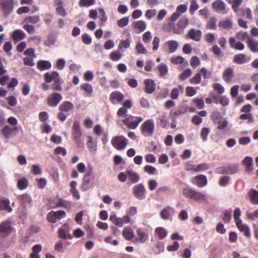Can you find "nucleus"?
I'll return each mask as SVG.
<instances>
[{"label":"nucleus","instance_id":"obj_19","mask_svg":"<svg viewBox=\"0 0 258 258\" xmlns=\"http://www.w3.org/2000/svg\"><path fill=\"white\" fill-rule=\"evenodd\" d=\"M174 213V209L170 207L167 206L165 207L160 212V217L164 220H168Z\"/></svg>","mask_w":258,"mask_h":258},{"label":"nucleus","instance_id":"obj_59","mask_svg":"<svg viewBox=\"0 0 258 258\" xmlns=\"http://www.w3.org/2000/svg\"><path fill=\"white\" fill-rule=\"evenodd\" d=\"M130 46V41L128 39L125 40H121L119 42V46L118 47V50L123 51V48L124 49L128 48Z\"/></svg>","mask_w":258,"mask_h":258},{"label":"nucleus","instance_id":"obj_42","mask_svg":"<svg viewBox=\"0 0 258 258\" xmlns=\"http://www.w3.org/2000/svg\"><path fill=\"white\" fill-rule=\"evenodd\" d=\"M29 185V181L28 179L24 177L19 179L17 182V187L20 190H24L26 189Z\"/></svg>","mask_w":258,"mask_h":258},{"label":"nucleus","instance_id":"obj_62","mask_svg":"<svg viewBox=\"0 0 258 258\" xmlns=\"http://www.w3.org/2000/svg\"><path fill=\"white\" fill-rule=\"evenodd\" d=\"M232 210H225L224 212V216L222 218V220L225 223H229L231 219Z\"/></svg>","mask_w":258,"mask_h":258},{"label":"nucleus","instance_id":"obj_11","mask_svg":"<svg viewBox=\"0 0 258 258\" xmlns=\"http://www.w3.org/2000/svg\"><path fill=\"white\" fill-rule=\"evenodd\" d=\"M66 215L64 211L59 210L56 212L51 211L47 216V220L52 223H54L57 219H60Z\"/></svg>","mask_w":258,"mask_h":258},{"label":"nucleus","instance_id":"obj_6","mask_svg":"<svg viewBox=\"0 0 258 258\" xmlns=\"http://www.w3.org/2000/svg\"><path fill=\"white\" fill-rule=\"evenodd\" d=\"M155 124L153 119H149L141 125L140 129L142 134L146 137L151 136L154 132Z\"/></svg>","mask_w":258,"mask_h":258},{"label":"nucleus","instance_id":"obj_35","mask_svg":"<svg viewBox=\"0 0 258 258\" xmlns=\"http://www.w3.org/2000/svg\"><path fill=\"white\" fill-rule=\"evenodd\" d=\"M157 70L159 73V76L161 78H165L168 72L167 66L163 63H161L157 66Z\"/></svg>","mask_w":258,"mask_h":258},{"label":"nucleus","instance_id":"obj_3","mask_svg":"<svg viewBox=\"0 0 258 258\" xmlns=\"http://www.w3.org/2000/svg\"><path fill=\"white\" fill-rule=\"evenodd\" d=\"M182 194L185 198L193 199L195 201L206 200V195L191 188H184L182 191Z\"/></svg>","mask_w":258,"mask_h":258},{"label":"nucleus","instance_id":"obj_43","mask_svg":"<svg viewBox=\"0 0 258 258\" xmlns=\"http://www.w3.org/2000/svg\"><path fill=\"white\" fill-rule=\"evenodd\" d=\"M227 3L231 5V8L234 12L237 11L238 7H240L243 0H226Z\"/></svg>","mask_w":258,"mask_h":258},{"label":"nucleus","instance_id":"obj_25","mask_svg":"<svg viewBox=\"0 0 258 258\" xmlns=\"http://www.w3.org/2000/svg\"><path fill=\"white\" fill-rule=\"evenodd\" d=\"M247 45L251 52H258V41L256 40L248 38V40L247 41Z\"/></svg>","mask_w":258,"mask_h":258},{"label":"nucleus","instance_id":"obj_36","mask_svg":"<svg viewBox=\"0 0 258 258\" xmlns=\"http://www.w3.org/2000/svg\"><path fill=\"white\" fill-rule=\"evenodd\" d=\"M37 68L40 71L48 70L51 67V63L46 60H39L37 63Z\"/></svg>","mask_w":258,"mask_h":258},{"label":"nucleus","instance_id":"obj_52","mask_svg":"<svg viewBox=\"0 0 258 258\" xmlns=\"http://www.w3.org/2000/svg\"><path fill=\"white\" fill-rule=\"evenodd\" d=\"M158 119L160 121V125L162 127L165 128L168 127V121L166 118V113H163Z\"/></svg>","mask_w":258,"mask_h":258},{"label":"nucleus","instance_id":"obj_1","mask_svg":"<svg viewBox=\"0 0 258 258\" xmlns=\"http://www.w3.org/2000/svg\"><path fill=\"white\" fill-rule=\"evenodd\" d=\"M72 136L73 141L79 147L82 144V132L80 123L78 120H75L73 123Z\"/></svg>","mask_w":258,"mask_h":258},{"label":"nucleus","instance_id":"obj_51","mask_svg":"<svg viewBox=\"0 0 258 258\" xmlns=\"http://www.w3.org/2000/svg\"><path fill=\"white\" fill-rule=\"evenodd\" d=\"M136 50L139 54L141 53L145 54L148 53L147 50L140 41H138L136 45Z\"/></svg>","mask_w":258,"mask_h":258},{"label":"nucleus","instance_id":"obj_47","mask_svg":"<svg viewBox=\"0 0 258 258\" xmlns=\"http://www.w3.org/2000/svg\"><path fill=\"white\" fill-rule=\"evenodd\" d=\"M40 21V18L39 16L34 15V16H28L25 18L24 20V22L27 23H32V24H36L39 22Z\"/></svg>","mask_w":258,"mask_h":258},{"label":"nucleus","instance_id":"obj_49","mask_svg":"<svg viewBox=\"0 0 258 258\" xmlns=\"http://www.w3.org/2000/svg\"><path fill=\"white\" fill-rule=\"evenodd\" d=\"M155 232L160 239H163L167 234L166 230L162 227L157 228L155 229Z\"/></svg>","mask_w":258,"mask_h":258},{"label":"nucleus","instance_id":"obj_21","mask_svg":"<svg viewBox=\"0 0 258 258\" xmlns=\"http://www.w3.org/2000/svg\"><path fill=\"white\" fill-rule=\"evenodd\" d=\"M234 77V74L233 70L230 68L225 69L223 73V79L227 83H230Z\"/></svg>","mask_w":258,"mask_h":258},{"label":"nucleus","instance_id":"obj_23","mask_svg":"<svg viewBox=\"0 0 258 258\" xmlns=\"http://www.w3.org/2000/svg\"><path fill=\"white\" fill-rule=\"evenodd\" d=\"M218 26L226 30H230L232 29L233 26L232 19L231 18H227L224 20L219 21Z\"/></svg>","mask_w":258,"mask_h":258},{"label":"nucleus","instance_id":"obj_8","mask_svg":"<svg viewBox=\"0 0 258 258\" xmlns=\"http://www.w3.org/2000/svg\"><path fill=\"white\" fill-rule=\"evenodd\" d=\"M134 196L140 200H142L146 197V189L142 183H139L134 186L132 189Z\"/></svg>","mask_w":258,"mask_h":258},{"label":"nucleus","instance_id":"obj_9","mask_svg":"<svg viewBox=\"0 0 258 258\" xmlns=\"http://www.w3.org/2000/svg\"><path fill=\"white\" fill-rule=\"evenodd\" d=\"M212 8L218 13L226 14L229 11V8L222 0H216L212 4Z\"/></svg>","mask_w":258,"mask_h":258},{"label":"nucleus","instance_id":"obj_40","mask_svg":"<svg viewBox=\"0 0 258 258\" xmlns=\"http://www.w3.org/2000/svg\"><path fill=\"white\" fill-rule=\"evenodd\" d=\"M246 55L244 54H238L234 56L233 61L237 64H243L247 62Z\"/></svg>","mask_w":258,"mask_h":258},{"label":"nucleus","instance_id":"obj_45","mask_svg":"<svg viewBox=\"0 0 258 258\" xmlns=\"http://www.w3.org/2000/svg\"><path fill=\"white\" fill-rule=\"evenodd\" d=\"M120 51V50H118L111 52L109 55L110 59L113 61H117L120 60L123 55Z\"/></svg>","mask_w":258,"mask_h":258},{"label":"nucleus","instance_id":"obj_64","mask_svg":"<svg viewBox=\"0 0 258 258\" xmlns=\"http://www.w3.org/2000/svg\"><path fill=\"white\" fill-rule=\"evenodd\" d=\"M210 132V130L208 127H203L202 128L200 136L204 142L207 141V137Z\"/></svg>","mask_w":258,"mask_h":258},{"label":"nucleus","instance_id":"obj_31","mask_svg":"<svg viewBox=\"0 0 258 258\" xmlns=\"http://www.w3.org/2000/svg\"><path fill=\"white\" fill-rule=\"evenodd\" d=\"M42 247L40 244H35L32 247V252L30 254V258H40L39 253L41 251Z\"/></svg>","mask_w":258,"mask_h":258},{"label":"nucleus","instance_id":"obj_32","mask_svg":"<svg viewBox=\"0 0 258 258\" xmlns=\"http://www.w3.org/2000/svg\"><path fill=\"white\" fill-rule=\"evenodd\" d=\"M18 199L21 204L25 206L30 204L32 201L30 196L26 194L18 196Z\"/></svg>","mask_w":258,"mask_h":258},{"label":"nucleus","instance_id":"obj_4","mask_svg":"<svg viewBox=\"0 0 258 258\" xmlns=\"http://www.w3.org/2000/svg\"><path fill=\"white\" fill-rule=\"evenodd\" d=\"M143 120V117L141 116H134L133 115H127L123 120L122 122L128 128L135 130L139 123Z\"/></svg>","mask_w":258,"mask_h":258},{"label":"nucleus","instance_id":"obj_53","mask_svg":"<svg viewBox=\"0 0 258 258\" xmlns=\"http://www.w3.org/2000/svg\"><path fill=\"white\" fill-rule=\"evenodd\" d=\"M212 50L213 53L218 58H221L224 56L223 53L221 51L220 48L216 45H214L212 47Z\"/></svg>","mask_w":258,"mask_h":258},{"label":"nucleus","instance_id":"obj_33","mask_svg":"<svg viewBox=\"0 0 258 258\" xmlns=\"http://www.w3.org/2000/svg\"><path fill=\"white\" fill-rule=\"evenodd\" d=\"M77 183L76 181H72L70 183L71 188L70 191L71 192L74 197L76 199L79 200L80 199V195L78 190H77L76 186Z\"/></svg>","mask_w":258,"mask_h":258},{"label":"nucleus","instance_id":"obj_48","mask_svg":"<svg viewBox=\"0 0 258 258\" xmlns=\"http://www.w3.org/2000/svg\"><path fill=\"white\" fill-rule=\"evenodd\" d=\"M239 118L241 120H247V123L250 124L254 122V118L250 113H243L240 115Z\"/></svg>","mask_w":258,"mask_h":258},{"label":"nucleus","instance_id":"obj_27","mask_svg":"<svg viewBox=\"0 0 258 258\" xmlns=\"http://www.w3.org/2000/svg\"><path fill=\"white\" fill-rule=\"evenodd\" d=\"M249 200L253 205H258V191L251 189L248 192Z\"/></svg>","mask_w":258,"mask_h":258},{"label":"nucleus","instance_id":"obj_22","mask_svg":"<svg viewBox=\"0 0 258 258\" xmlns=\"http://www.w3.org/2000/svg\"><path fill=\"white\" fill-rule=\"evenodd\" d=\"M59 78V74L55 71L49 73H46L44 75L45 81L47 83H51L52 81L54 82Z\"/></svg>","mask_w":258,"mask_h":258},{"label":"nucleus","instance_id":"obj_61","mask_svg":"<svg viewBox=\"0 0 258 258\" xmlns=\"http://www.w3.org/2000/svg\"><path fill=\"white\" fill-rule=\"evenodd\" d=\"M164 249V244L163 242H157L156 246L153 249L154 253L156 254L160 253L161 252L163 251Z\"/></svg>","mask_w":258,"mask_h":258},{"label":"nucleus","instance_id":"obj_28","mask_svg":"<svg viewBox=\"0 0 258 258\" xmlns=\"http://www.w3.org/2000/svg\"><path fill=\"white\" fill-rule=\"evenodd\" d=\"M127 177L132 183H137L140 179V175L137 172L131 170H127Z\"/></svg>","mask_w":258,"mask_h":258},{"label":"nucleus","instance_id":"obj_58","mask_svg":"<svg viewBox=\"0 0 258 258\" xmlns=\"http://www.w3.org/2000/svg\"><path fill=\"white\" fill-rule=\"evenodd\" d=\"M201 74L200 73H197L195 74V75L191 78L189 81L192 84H199L201 82Z\"/></svg>","mask_w":258,"mask_h":258},{"label":"nucleus","instance_id":"obj_2","mask_svg":"<svg viewBox=\"0 0 258 258\" xmlns=\"http://www.w3.org/2000/svg\"><path fill=\"white\" fill-rule=\"evenodd\" d=\"M189 23L188 19L186 17H182L180 18L177 23V27H176L174 24H169L170 26L171 30L170 31L176 34H181L183 33V30L186 27Z\"/></svg>","mask_w":258,"mask_h":258},{"label":"nucleus","instance_id":"obj_15","mask_svg":"<svg viewBox=\"0 0 258 258\" xmlns=\"http://www.w3.org/2000/svg\"><path fill=\"white\" fill-rule=\"evenodd\" d=\"M192 183L199 187H203L207 184V178L204 175L200 174L195 176L192 179Z\"/></svg>","mask_w":258,"mask_h":258},{"label":"nucleus","instance_id":"obj_5","mask_svg":"<svg viewBox=\"0 0 258 258\" xmlns=\"http://www.w3.org/2000/svg\"><path fill=\"white\" fill-rule=\"evenodd\" d=\"M111 143L115 149L117 150H122L127 146L128 140L123 136L120 135L113 137Z\"/></svg>","mask_w":258,"mask_h":258},{"label":"nucleus","instance_id":"obj_55","mask_svg":"<svg viewBox=\"0 0 258 258\" xmlns=\"http://www.w3.org/2000/svg\"><path fill=\"white\" fill-rule=\"evenodd\" d=\"M61 79L59 78L51 85V89L53 91H60L62 90Z\"/></svg>","mask_w":258,"mask_h":258},{"label":"nucleus","instance_id":"obj_14","mask_svg":"<svg viewBox=\"0 0 258 258\" xmlns=\"http://www.w3.org/2000/svg\"><path fill=\"white\" fill-rule=\"evenodd\" d=\"M221 174H232L237 173L238 171V166L236 164L229 165L227 166L221 167L218 168Z\"/></svg>","mask_w":258,"mask_h":258},{"label":"nucleus","instance_id":"obj_13","mask_svg":"<svg viewBox=\"0 0 258 258\" xmlns=\"http://www.w3.org/2000/svg\"><path fill=\"white\" fill-rule=\"evenodd\" d=\"M12 232V227L11 223L8 221H5L0 225V238H4L8 236Z\"/></svg>","mask_w":258,"mask_h":258},{"label":"nucleus","instance_id":"obj_46","mask_svg":"<svg viewBox=\"0 0 258 258\" xmlns=\"http://www.w3.org/2000/svg\"><path fill=\"white\" fill-rule=\"evenodd\" d=\"M122 235L127 240H131L134 237L133 230L131 228H124L122 231Z\"/></svg>","mask_w":258,"mask_h":258},{"label":"nucleus","instance_id":"obj_50","mask_svg":"<svg viewBox=\"0 0 258 258\" xmlns=\"http://www.w3.org/2000/svg\"><path fill=\"white\" fill-rule=\"evenodd\" d=\"M58 236L59 238L67 239H72L71 235L62 228H60L58 230Z\"/></svg>","mask_w":258,"mask_h":258},{"label":"nucleus","instance_id":"obj_10","mask_svg":"<svg viewBox=\"0 0 258 258\" xmlns=\"http://www.w3.org/2000/svg\"><path fill=\"white\" fill-rule=\"evenodd\" d=\"M62 99V96L59 93H52L48 96L46 99L47 103L50 107H55L58 105Z\"/></svg>","mask_w":258,"mask_h":258},{"label":"nucleus","instance_id":"obj_34","mask_svg":"<svg viewBox=\"0 0 258 258\" xmlns=\"http://www.w3.org/2000/svg\"><path fill=\"white\" fill-rule=\"evenodd\" d=\"M25 33L20 29H17L13 32V39L16 41H19L25 38Z\"/></svg>","mask_w":258,"mask_h":258},{"label":"nucleus","instance_id":"obj_63","mask_svg":"<svg viewBox=\"0 0 258 258\" xmlns=\"http://www.w3.org/2000/svg\"><path fill=\"white\" fill-rule=\"evenodd\" d=\"M184 58L181 56H173L170 58V62L174 64H179L183 63Z\"/></svg>","mask_w":258,"mask_h":258},{"label":"nucleus","instance_id":"obj_16","mask_svg":"<svg viewBox=\"0 0 258 258\" xmlns=\"http://www.w3.org/2000/svg\"><path fill=\"white\" fill-rule=\"evenodd\" d=\"M202 35V33L201 30L191 29L186 34V37L196 41H199L201 39Z\"/></svg>","mask_w":258,"mask_h":258},{"label":"nucleus","instance_id":"obj_60","mask_svg":"<svg viewBox=\"0 0 258 258\" xmlns=\"http://www.w3.org/2000/svg\"><path fill=\"white\" fill-rule=\"evenodd\" d=\"M95 4V0H80L79 6L81 7H88Z\"/></svg>","mask_w":258,"mask_h":258},{"label":"nucleus","instance_id":"obj_54","mask_svg":"<svg viewBox=\"0 0 258 258\" xmlns=\"http://www.w3.org/2000/svg\"><path fill=\"white\" fill-rule=\"evenodd\" d=\"M217 20L214 17H211L209 19V21L207 23V28L211 30L216 29V24Z\"/></svg>","mask_w":258,"mask_h":258},{"label":"nucleus","instance_id":"obj_38","mask_svg":"<svg viewBox=\"0 0 258 258\" xmlns=\"http://www.w3.org/2000/svg\"><path fill=\"white\" fill-rule=\"evenodd\" d=\"M137 237L136 241L140 243H144L147 240L148 236L147 234L143 231L141 229H138L137 231Z\"/></svg>","mask_w":258,"mask_h":258},{"label":"nucleus","instance_id":"obj_39","mask_svg":"<svg viewBox=\"0 0 258 258\" xmlns=\"http://www.w3.org/2000/svg\"><path fill=\"white\" fill-rule=\"evenodd\" d=\"M183 87L181 85H178L177 88H173L170 93V97L172 99H176L178 98L179 92L182 93L183 92Z\"/></svg>","mask_w":258,"mask_h":258},{"label":"nucleus","instance_id":"obj_7","mask_svg":"<svg viewBox=\"0 0 258 258\" xmlns=\"http://www.w3.org/2000/svg\"><path fill=\"white\" fill-rule=\"evenodd\" d=\"M94 175L91 169L86 173L83 177V183L81 187L82 191H86L91 188L94 184Z\"/></svg>","mask_w":258,"mask_h":258},{"label":"nucleus","instance_id":"obj_57","mask_svg":"<svg viewBox=\"0 0 258 258\" xmlns=\"http://www.w3.org/2000/svg\"><path fill=\"white\" fill-rule=\"evenodd\" d=\"M191 74V70L190 69H186L179 75V79L180 80L184 81L189 78Z\"/></svg>","mask_w":258,"mask_h":258},{"label":"nucleus","instance_id":"obj_26","mask_svg":"<svg viewBox=\"0 0 258 258\" xmlns=\"http://www.w3.org/2000/svg\"><path fill=\"white\" fill-rule=\"evenodd\" d=\"M18 130V127H11L8 125H6L2 131L4 137L6 139H9L11 136L13 132Z\"/></svg>","mask_w":258,"mask_h":258},{"label":"nucleus","instance_id":"obj_18","mask_svg":"<svg viewBox=\"0 0 258 258\" xmlns=\"http://www.w3.org/2000/svg\"><path fill=\"white\" fill-rule=\"evenodd\" d=\"M144 84L145 85V91L148 94L152 93L156 89V83L152 79H145Z\"/></svg>","mask_w":258,"mask_h":258},{"label":"nucleus","instance_id":"obj_12","mask_svg":"<svg viewBox=\"0 0 258 258\" xmlns=\"http://www.w3.org/2000/svg\"><path fill=\"white\" fill-rule=\"evenodd\" d=\"M0 5L5 16L9 15L14 9L13 0H0Z\"/></svg>","mask_w":258,"mask_h":258},{"label":"nucleus","instance_id":"obj_24","mask_svg":"<svg viewBox=\"0 0 258 258\" xmlns=\"http://www.w3.org/2000/svg\"><path fill=\"white\" fill-rule=\"evenodd\" d=\"M74 108V104L69 101L63 102L58 107L59 111L68 112L72 111Z\"/></svg>","mask_w":258,"mask_h":258},{"label":"nucleus","instance_id":"obj_44","mask_svg":"<svg viewBox=\"0 0 258 258\" xmlns=\"http://www.w3.org/2000/svg\"><path fill=\"white\" fill-rule=\"evenodd\" d=\"M166 44L169 48V52L170 53L174 52L178 46L177 42L175 40H170L166 42Z\"/></svg>","mask_w":258,"mask_h":258},{"label":"nucleus","instance_id":"obj_20","mask_svg":"<svg viewBox=\"0 0 258 258\" xmlns=\"http://www.w3.org/2000/svg\"><path fill=\"white\" fill-rule=\"evenodd\" d=\"M229 43L231 47L239 50H243L245 46L240 41L236 42L234 37H231L229 39Z\"/></svg>","mask_w":258,"mask_h":258},{"label":"nucleus","instance_id":"obj_37","mask_svg":"<svg viewBox=\"0 0 258 258\" xmlns=\"http://www.w3.org/2000/svg\"><path fill=\"white\" fill-rule=\"evenodd\" d=\"M252 158L247 156L244 158L242 161V164L245 166V170L248 172H251L252 170Z\"/></svg>","mask_w":258,"mask_h":258},{"label":"nucleus","instance_id":"obj_56","mask_svg":"<svg viewBox=\"0 0 258 258\" xmlns=\"http://www.w3.org/2000/svg\"><path fill=\"white\" fill-rule=\"evenodd\" d=\"M110 220H111L114 224L119 227L123 225V222L121 218L116 217L115 214H112L110 216Z\"/></svg>","mask_w":258,"mask_h":258},{"label":"nucleus","instance_id":"obj_29","mask_svg":"<svg viewBox=\"0 0 258 258\" xmlns=\"http://www.w3.org/2000/svg\"><path fill=\"white\" fill-rule=\"evenodd\" d=\"M132 26L133 28L139 30L140 32L145 31L147 27L146 22L142 20L134 22L132 24Z\"/></svg>","mask_w":258,"mask_h":258},{"label":"nucleus","instance_id":"obj_17","mask_svg":"<svg viewBox=\"0 0 258 258\" xmlns=\"http://www.w3.org/2000/svg\"><path fill=\"white\" fill-rule=\"evenodd\" d=\"M124 98V95L119 91L112 92L109 96L110 101L113 104L119 103L122 101Z\"/></svg>","mask_w":258,"mask_h":258},{"label":"nucleus","instance_id":"obj_41","mask_svg":"<svg viewBox=\"0 0 258 258\" xmlns=\"http://www.w3.org/2000/svg\"><path fill=\"white\" fill-rule=\"evenodd\" d=\"M0 209L2 210H6L10 212L12 209L10 206V202L7 199H1L0 200Z\"/></svg>","mask_w":258,"mask_h":258},{"label":"nucleus","instance_id":"obj_30","mask_svg":"<svg viewBox=\"0 0 258 258\" xmlns=\"http://www.w3.org/2000/svg\"><path fill=\"white\" fill-rule=\"evenodd\" d=\"M238 229L241 232H243L244 235L247 237H250V229L248 226L245 224H242V222H239L236 224Z\"/></svg>","mask_w":258,"mask_h":258}]
</instances>
